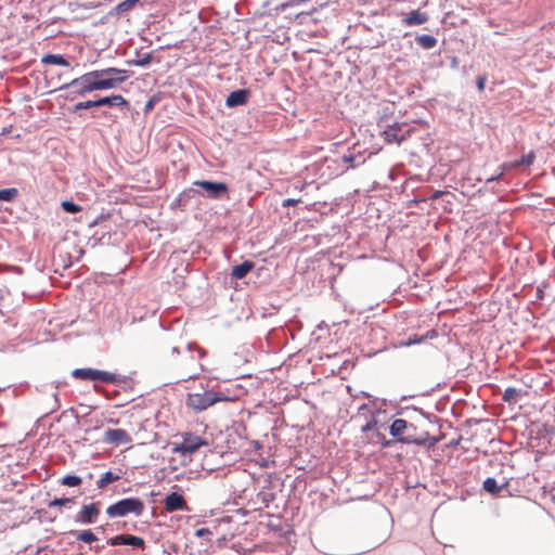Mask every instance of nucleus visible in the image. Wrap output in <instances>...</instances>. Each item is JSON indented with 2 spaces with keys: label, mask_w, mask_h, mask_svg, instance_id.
<instances>
[{
  "label": "nucleus",
  "mask_w": 555,
  "mask_h": 555,
  "mask_svg": "<svg viewBox=\"0 0 555 555\" xmlns=\"http://www.w3.org/2000/svg\"><path fill=\"white\" fill-rule=\"evenodd\" d=\"M418 197H428L429 195V189L427 191H421L417 193Z\"/></svg>",
  "instance_id": "338daca9"
},
{
  "label": "nucleus",
  "mask_w": 555,
  "mask_h": 555,
  "mask_svg": "<svg viewBox=\"0 0 555 555\" xmlns=\"http://www.w3.org/2000/svg\"><path fill=\"white\" fill-rule=\"evenodd\" d=\"M371 442L379 444L382 448H390L396 441L392 439H387L386 436L380 430H375L373 436H371Z\"/></svg>",
  "instance_id": "393cba45"
},
{
  "label": "nucleus",
  "mask_w": 555,
  "mask_h": 555,
  "mask_svg": "<svg viewBox=\"0 0 555 555\" xmlns=\"http://www.w3.org/2000/svg\"><path fill=\"white\" fill-rule=\"evenodd\" d=\"M380 152H383V147L372 144V141H356L339 158L343 164L347 165V168L353 169Z\"/></svg>",
  "instance_id": "7ed1b4c3"
},
{
  "label": "nucleus",
  "mask_w": 555,
  "mask_h": 555,
  "mask_svg": "<svg viewBox=\"0 0 555 555\" xmlns=\"http://www.w3.org/2000/svg\"><path fill=\"white\" fill-rule=\"evenodd\" d=\"M411 412L413 413H417L420 414L421 416H423V414L426 413V411H424L422 408H418L416 405H411Z\"/></svg>",
  "instance_id": "680f3d73"
},
{
  "label": "nucleus",
  "mask_w": 555,
  "mask_h": 555,
  "mask_svg": "<svg viewBox=\"0 0 555 555\" xmlns=\"http://www.w3.org/2000/svg\"><path fill=\"white\" fill-rule=\"evenodd\" d=\"M145 509L143 500L137 496H128L116 501L106 508L109 518L126 517L130 514L139 517Z\"/></svg>",
  "instance_id": "39448f33"
},
{
  "label": "nucleus",
  "mask_w": 555,
  "mask_h": 555,
  "mask_svg": "<svg viewBox=\"0 0 555 555\" xmlns=\"http://www.w3.org/2000/svg\"><path fill=\"white\" fill-rule=\"evenodd\" d=\"M114 377L116 380L109 382V385H117L125 391L133 390L135 383L130 376L114 373Z\"/></svg>",
  "instance_id": "4be33fe9"
},
{
  "label": "nucleus",
  "mask_w": 555,
  "mask_h": 555,
  "mask_svg": "<svg viewBox=\"0 0 555 555\" xmlns=\"http://www.w3.org/2000/svg\"><path fill=\"white\" fill-rule=\"evenodd\" d=\"M95 104H96V106H104V105L122 106V105H127L128 102L122 95L115 94V95L104 96L99 100H95Z\"/></svg>",
  "instance_id": "aec40b11"
},
{
  "label": "nucleus",
  "mask_w": 555,
  "mask_h": 555,
  "mask_svg": "<svg viewBox=\"0 0 555 555\" xmlns=\"http://www.w3.org/2000/svg\"><path fill=\"white\" fill-rule=\"evenodd\" d=\"M104 548H105L104 544H102V545L96 544L94 546H90V550L94 551L95 553H101V552H103Z\"/></svg>",
  "instance_id": "0e129e2a"
},
{
  "label": "nucleus",
  "mask_w": 555,
  "mask_h": 555,
  "mask_svg": "<svg viewBox=\"0 0 555 555\" xmlns=\"http://www.w3.org/2000/svg\"><path fill=\"white\" fill-rule=\"evenodd\" d=\"M106 544L109 546L127 545L138 550L145 548V540L142 537L133 534H116L107 539Z\"/></svg>",
  "instance_id": "ddd939ff"
},
{
  "label": "nucleus",
  "mask_w": 555,
  "mask_h": 555,
  "mask_svg": "<svg viewBox=\"0 0 555 555\" xmlns=\"http://www.w3.org/2000/svg\"><path fill=\"white\" fill-rule=\"evenodd\" d=\"M299 203H301L300 198H285V199L282 201L281 206L283 208H286V207L295 206V205H297Z\"/></svg>",
  "instance_id": "49530a36"
},
{
  "label": "nucleus",
  "mask_w": 555,
  "mask_h": 555,
  "mask_svg": "<svg viewBox=\"0 0 555 555\" xmlns=\"http://www.w3.org/2000/svg\"><path fill=\"white\" fill-rule=\"evenodd\" d=\"M116 529H130L127 521H117L115 522ZM131 529H137V525L132 524Z\"/></svg>",
  "instance_id": "5fc2aeb1"
},
{
  "label": "nucleus",
  "mask_w": 555,
  "mask_h": 555,
  "mask_svg": "<svg viewBox=\"0 0 555 555\" xmlns=\"http://www.w3.org/2000/svg\"><path fill=\"white\" fill-rule=\"evenodd\" d=\"M260 495H261V501L266 507H268L269 504L275 499L274 493H260Z\"/></svg>",
  "instance_id": "a18cd8bd"
},
{
  "label": "nucleus",
  "mask_w": 555,
  "mask_h": 555,
  "mask_svg": "<svg viewBox=\"0 0 555 555\" xmlns=\"http://www.w3.org/2000/svg\"><path fill=\"white\" fill-rule=\"evenodd\" d=\"M248 95L249 92L246 89L235 90L228 95L225 104L229 107L244 105L248 100Z\"/></svg>",
  "instance_id": "6ab92c4d"
},
{
  "label": "nucleus",
  "mask_w": 555,
  "mask_h": 555,
  "mask_svg": "<svg viewBox=\"0 0 555 555\" xmlns=\"http://www.w3.org/2000/svg\"><path fill=\"white\" fill-rule=\"evenodd\" d=\"M120 479V476L112 470L105 472L96 481V487L99 489H104L109 483L115 482Z\"/></svg>",
  "instance_id": "b1692460"
},
{
  "label": "nucleus",
  "mask_w": 555,
  "mask_h": 555,
  "mask_svg": "<svg viewBox=\"0 0 555 555\" xmlns=\"http://www.w3.org/2000/svg\"><path fill=\"white\" fill-rule=\"evenodd\" d=\"M426 198L427 197H418V195L415 194V196L408 202V207H420V204H426Z\"/></svg>",
  "instance_id": "58836bf2"
},
{
  "label": "nucleus",
  "mask_w": 555,
  "mask_h": 555,
  "mask_svg": "<svg viewBox=\"0 0 555 555\" xmlns=\"http://www.w3.org/2000/svg\"><path fill=\"white\" fill-rule=\"evenodd\" d=\"M100 501L83 504L74 517V521L80 525H93L100 516Z\"/></svg>",
  "instance_id": "f8f14e48"
},
{
  "label": "nucleus",
  "mask_w": 555,
  "mask_h": 555,
  "mask_svg": "<svg viewBox=\"0 0 555 555\" xmlns=\"http://www.w3.org/2000/svg\"><path fill=\"white\" fill-rule=\"evenodd\" d=\"M535 159V152L530 150L527 153L521 154L518 157L506 160L499 166V169L503 171H507L508 175L512 173H522L529 170L530 166L533 164Z\"/></svg>",
  "instance_id": "6e6552de"
},
{
  "label": "nucleus",
  "mask_w": 555,
  "mask_h": 555,
  "mask_svg": "<svg viewBox=\"0 0 555 555\" xmlns=\"http://www.w3.org/2000/svg\"><path fill=\"white\" fill-rule=\"evenodd\" d=\"M105 217L104 215H101L99 216L98 218H95L94 220H92L90 223H89V227L92 228V227H95L96 224L100 223L101 220H104Z\"/></svg>",
  "instance_id": "e2e57ef3"
},
{
  "label": "nucleus",
  "mask_w": 555,
  "mask_h": 555,
  "mask_svg": "<svg viewBox=\"0 0 555 555\" xmlns=\"http://www.w3.org/2000/svg\"><path fill=\"white\" fill-rule=\"evenodd\" d=\"M212 532L209 528H198L195 530V535L198 537V538H204V537H207V535H210Z\"/></svg>",
  "instance_id": "09e8293b"
},
{
  "label": "nucleus",
  "mask_w": 555,
  "mask_h": 555,
  "mask_svg": "<svg viewBox=\"0 0 555 555\" xmlns=\"http://www.w3.org/2000/svg\"><path fill=\"white\" fill-rule=\"evenodd\" d=\"M62 486L75 488L82 483V478L75 474H67L60 479Z\"/></svg>",
  "instance_id": "cd10ccee"
},
{
  "label": "nucleus",
  "mask_w": 555,
  "mask_h": 555,
  "mask_svg": "<svg viewBox=\"0 0 555 555\" xmlns=\"http://www.w3.org/2000/svg\"><path fill=\"white\" fill-rule=\"evenodd\" d=\"M426 421H428L429 423H438L440 422V418H438L436 415L431 414V413H428L426 412L425 414H423V416Z\"/></svg>",
  "instance_id": "6e6d98bb"
},
{
  "label": "nucleus",
  "mask_w": 555,
  "mask_h": 555,
  "mask_svg": "<svg viewBox=\"0 0 555 555\" xmlns=\"http://www.w3.org/2000/svg\"><path fill=\"white\" fill-rule=\"evenodd\" d=\"M440 145H436L435 141H423L417 147L409 152V162L415 167H433L437 163L446 165L444 158L440 153Z\"/></svg>",
  "instance_id": "20e7f679"
},
{
  "label": "nucleus",
  "mask_w": 555,
  "mask_h": 555,
  "mask_svg": "<svg viewBox=\"0 0 555 555\" xmlns=\"http://www.w3.org/2000/svg\"><path fill=\"white\" fill-rule=\"evenodd\" d=\"M91 107H96L95 101L79 102L75 105L76 109H88Z\"/></svg>",
  "instance_id": "37998d69"
},
{
  "label": "nucleus",
  "mask_w": 555,
  "mask_h": 555,
  "mask_svg": "<svg viewBox=\"0 0 555 555\" xmlns=\"http://www.w3.org/2000/svg\"><path fill=\"white\" fill-rule=\"evenodd\" d=\"M499 173L496 175H493L491 177H489L487 180H486V183L487 184H490L492 182H495V181H499L501 180L505 175H508L507 171H503L502 169H499Z\"/></svg>",
  "instance_id": "c03bdc74"
},
{
  "label": "nucleus",
  "mask_w": 555,
  "mask_h": 555,
  "mask_svg": "<svg viewBox=\"0 0 555 555\" xmlns=\"http://www.w3.org/2000/svg\"><path fill=\"white\" fill-rule=\"evenodd\" d=\"M389 434L396 441L401 444H415L418 447L433 448L438 442L436 437L429 435L428 431L422 433L421 436L410 434V429L416 430V426L404 418H395L388 426Z\"/></svg>",
  "instance_id": "f03ea898"
},
{
  "label": "nucleus",
  "mask_w": 555,
  "mask_h": 555,
  "mask_svg": "<svg viewBox=\"0 0 555 555\" xmlns=\"http://www.w3.org/2000/svg\"><path fill=\"white\" fill-rule=\"evenodd\" d=\"M427 338H428V334H426V335L414 334V335L409 336L408 339L400 341L399 346L400 347H411L413 345L424 343Z\"/></svg>",
  "instance_id": "7c9ffc66"
},
{
  "label": "nucleus",
  "mask_w": 555,
  "mask_h": 555,
  "mask_svg": "<svg viewBox=\"0 0 555 555\" xmlns=\"http://www.w3.org/2000/svg\"><path fill=\"white\" fill-rule=\"evenodd\" d=\"M96 76H99L96 73H86L82 76L72 80L68 86L78 87L80 94L89 93L95 90H100L101 87L109 86L107 82H95L94 78H96Z\"/></svg>",
  "instance_id": "9b49d317"
},
{
  "label": "nucleus",
  "mask_w": 555,
  "mask_h": 555,
  "mask_svg": "<svg viewBox=\"0 0 555 555\" xmlns=\"http://www.w3.org/2000/svg\"><path fill=\"white\" fill-rule=\"evenodd\" d=\"M256 263L251 260H244L243 262L235 264L232 267L230 276L232 280H242L244 279L250 271L254 270Z\"/></svg>",
  "instance_id": "dca6fc26"
},
{
  "label": "nucleus",
  "mask_w": 555,
  "mask_h": 555,
  "mask_svg": "<svg viewBox=\"0 0 555 555\" xmlns=\"http://www.w3.org/2000/svg\"><path fill=\"white\" fill-rule=\"evenodd\" d=\"M369 421L374 428V431L385 428V423L377 418L376 415H371Z\"/></svg>",
  "instance_id": "4c0bfd02"
},
{
  "label": "nucleus",
  "mask_w": 555,
  "mask_h": 555,
  "mask_svg": "<svg viewBox=\"0 0 555 555\" xmlns=\"http://www.w3.org/2000/svg\"><path fill=\"white\" fill-rule=\"evenodd\" d=\"M232 550H234L238 554L248 555L251 551L245 550L244 546L241 543H233Z\"/></svg>",
  "instance_id": "de8ad7c7"
},
{
  "label": "nucleus",
  "mask_w": 555,
  "mask_h": 555,
  "mask_svg": "<svg viewBox=\"0 0 555 555\" xmlns=\"http://www.w3.org/2000/svg\"><path fill=\"white\" fill-rule=\"evenodd\" d=\"M388 178L389 180L391 181H395L396 180V172L393 169H390L389 172H388Z\"/></svg>",
  "instance_id": "69168bd1"
},
{
  "label": "nucleus",
  "mask_w": 555,
  "mask_h": 555,
  "mask_svg": "<svg viewBox=\"0 0 555 555\" xmlns=\"http://www.w3.org/2000/svg\"><path fill=\"white\" fill-rule=\"evenodd\" d=\"M164 505L166 511L169 513L189 511L183 495L176 491H172L166 495Z\"/></svg>",
  "instance_id": "4468645a"
},
{
  "label": "nucleus",
  "mask_w": 555,
  "mask_h": 555,
  "mask_svg": "<svg viewBox=\"0 0 555 555\" xmlns=\"http://www.w3.org/2000/svg\"><path fill=\"white\" fill-rule=\"evenodd\" d=\"M105 442L112 443L116 447L128 444L132 441L131 436L126 429L122 428H108L105 431Z\"/></svg>",
  "instance_id": "2eb2a0df"
},
{
  "label": "nucleus",
  "mask_w": 555,
  "mask_h": 555,
  "mask_svg": "<svg viewBox=\"0 0 555 555\" xmlns=\"http://www.w3.org/2000/svg\"><path fill=\"white\" fill-rule=\"evenodd\" d=\"M507 486L508 481L506 479L499 485L494 477H487L482 482V490L492 496H498Z\"/></svg>",
  "instance_id": "f3484780"
},
{
  "label": "nucleus",
  "mask_w": 555,
  "mask_h": 555,
  "mask_svg": "<svg viewBox=\"0 0 555 555\" xmlns=\"http://www.w3.org/2000/svg\"><path fill=\"white\" fill-rule=\"evenodd\" d=\"M72 377L75 379L88 380L103 384H109V382H115L114 373L108 371H103L93 367H78L72 371Z\"/></svg>",
  "instance_id": "0eeeda50"
},
{
  "label": "nucleus",
  "mask_w": 555,
  "mask_h": 555,
  "mask_svg": "<svg viewBox=\"0 0 555 555\" xmlns=\"http://www.w3.org/2000/svg\"><path fill=\"white\" fill-rule=\"evenodd\" d=\"M415 40L416 43L425 50L433 49L437 44V39L431 35H420Z\"/></svg>",
  "instance_id": "bb28decb"
},
{
  "label": "nucleus",
  "mask_w": 555,
  "mask_h": 555,
  "mask_svg": "<svg viewBox=\"0 0 555 555\" xmlns=\"http://www.w3.org/2000/svg\"><path fill=\"white\" fill-rule=\"evenodd\" d=\"M208 441L199 436H196L192 433H185L183 435V440L180 443H173L172 453H179L181 455H192L194 454L201 447L207 446Z\"/></svg>",
  "instance_id": "9d476101"
},
{
  "label": "nucleus",
  "mask_w": 555,
  "mask_h": 555,
  "mask_svg": "<svg viewBox=\"0 0 555 555\" xmlns=\"http://www.w3.org/2000/svg\"><path fill=\"white\" fill-rule=\"evenodd\" d=\"M151 61H152V55L146 53L141 59L134 61L133 64L137 66H146L151 63Z\"/></svg>",
  "instance_id": "79ce46f5"
},
{
  "label": "nucleus",
  "mask_w": 555,
  "mask_h": 555,
  "mask_svg": "<svg viewBox=\"0 0 555 555\" xmlns=\"http://www.w3.org/2000/svg\"><path fill=\"white\" fill-rule=\"evenodd\" d=\"M193 185L199 189V196L214 201H224L230 198V189L227 182L212 180H195L193 182Z\"/></svg>",
  "instance_id": "423d86ee"
},
{
  "label": "nucleus",
  "mask_w": 555,
  "mask_h": 555,
  "mask_svg": "<svg viewBox=\"0 0 555 555\" xmlns=\"http://www.w3.org/2000/svg\"><path fill=\"white\" fill-rule=\"evenodd\" d=\"M247 443V440L243 438L237 431L235 435L229 434L227 439V447L231 451H237Z\"/></svg>",
  "instance_id": "5701e85b"
},
{
  "label": "nucleus",
  "mask_w": 555,
  "mask_h": 555,
  "mask_svg": "<svg viewBox=\"0 0 555 555\" xmlns=\"http://www.w3.org/2000/svg\"><path fill=\"white\" fill-rule=\"evenodd\" d=\"M188 351H192L196 349L198 351L199 358H204L206 356V351L199 347H197L194 343H189L186 346Z\"/></svg>",
  "instance_id": "8fccbe9b"
},
{
  "label": "nucleus",
  "mask_w": 555,
  "mask_h": 555,
  "mask_svg": "<svg viewBox=\"0 0 555 555\" xmlns=\"http://www.w3.org/2000/svg\"><path fill=\"white\" fill-rule=\"evenodd\" d=\"M74 503H75L74 496H72V498L62 496V498H54L53 500L49 501L47 505L49 508H54V507L67 506L69 504H74Z\"/></svg>",
  "instance_id": "c756f323"
},
{
  "label": "nucleus",
  "mask_w": 555,
  "mask_h": 555,
  "mask_svg": "<svg viewBox=\"0 0 555 555\" xmlns=\"http://www.w3.org/2000/svg\"><path fill=\"white\" fill-rule=\"evenodd\" d=\"M212 157L215 159H222L223 157V153L222 152H219V153H212Z\"/></svg>",
  "instance_id": "774afa93"
},
{
  "label": "nucleus",
  "mask_w": 555,
  "mask_h": 555,
  "mask_svg": "<svg viewBox=\"0 0 555 555\" xmlns=\"http://www.w3.org/2000/svg\"><path fill=\"white\" fill-rule=\"evenodd\" d=\"M486 81H487L486 76H478V77H477L476 85H477V89H478L480 92H482V91L485 90Z\"/></svg>",
  "instance_id": "3c124183"
},
{
  "label": "nucleus",
  "mask_w": 555,
  "mask_h": 555,
  "mask_svg": "<svg viewBox=\"0 0 555 555\" xmlns=\"http://www.w3.org/2000/svg\"><path fill=\"white\" fill-rule=\"evenodd\" d=\"M170 207H171V209H181V210H184L186 208L180 194L172 201Z\"/></svg>",
  "instance_id": "ea45409f"
},
{
  "label": "nucleus",
  "mask_w": 555,
  "mask_h": 555,
  "mask_svg": "<svg viewBox=\"0 0 555 555\" xmlns=\"http://www.w3.org/2000/svg\"><path fill=\"white\" fill-rule=\"evenodd\" d=\"M520 393V389L507 387L502 396V400L508 404L516 402V396Z\"/></svg>",
  "instance_id": "473e14b6"
},
{
  "label": "nucleus",
  "mask_w": 555,
  "mask_h": 555,
  "mask_svg": "<svg viewBox=\"0 0 555 555\" xmlns=\"http://www.w3.org/2000/svg\"><path fill=\"white\" fill-rule=\"evenodd\" d=\"M429 20V16L426 12H422L420 10H413L410 13H408L402 22L405 26H415V25H423L427 23Z\"/></svg>",
  "instance_id": "a211bd4d"
},
{
  "label": "nucleus",
  "mask_w": 555,
  "mask_h": 555,
  "mask_svg": "<svg viewBox=\"0 0 555 555\" xmlns=\"http://www.w3.org/2000/svg\"><path fill=\"white\" fill-rule=\"evenodd\" d=\"M548 286V281H543L538 287H537V299L542 300L544 298V289Z\"/></svg>",
  "instance_id": "a19ab883"
},
{
  "label": "nucleus",
  "mask_w": 555,
  "mask_h": 555,
  "mask_svg": "<svg viewBox=\"0 0 555 555\" xmlns=\"http://www.w3.org/2000/svg\"><path fill=\"white\" fill-rule=\"evenodd\" d=\"M68 534L75 535L77 541L91 544L98 541V537L91 529L86 530H69Z\"/></svg>",
  "instance_id": "412c9836"
},
{
  "label": "nucleus",
  "mask_w": 555,
  "mask_h": 555,
  "mask_svg": "<svg viewBox=\"0 0 555 555\" xmlns=\"http://www.w3.org/2000/svg\"><path fill=\"white\" fill-rule=\"evenodd\" d=\"M411 412V405L399 406L396 411V415H405Z\"/></svg>",
  "instance_id": "4d7b16f0"
},
{
  "label": "nucleus",
  "mask_w": 555,
  "mask_h": 555,
  "mask_svg": "<svg viewBox=\"0 0 555 555\" xmlns=\"http://www.w3.org/2000/svg\"><path fill=\"white\" fill-rule=\"evenodd\" d=\"M92 73L99 74L96 76L95 82H107L109 86L101 87L100 90L113 89L124 81L127 80V72L125 69H119L116 67H108L104 69L92 70Z\"/></svg>",
  "instance_id": "1a4fd4ad"
},
{
  "label": "nucleus",
  "mask_w": 555,
  "mask_h": 555,
  "mask_svg": "<svg viewBox=\"0 0 555 555\" xmlns=\"http://www.w3.org/2000/svg\"><path fill=\"white\" fill-rule=\"evenodd\" d=\"M199 391L186 395L185 406L193 411L195 414L202 413L208 408L219 402L232 401L230 391L222 390L219 387L210 386V382H201Z\"/></svg>",
  "instance_id": "f257e3e1"
},
{
  "label": "nucleus",
  "mask_w": 555,
  "mask_h": 555,
  "mask_svg": "<svg viewBox=\"0 0 555 555\" xmlns=\"http://www.w3.org/2000/svg\"><path fill=\"white\" fill-rule=\"evenodd\" d=\"M62 209L67 214H77L81 211L82 207L75 203L73 199H65L61 203Z\"/></svg>",
  "instance_id": "2f4dec72"
},
{
  "label": "nucleus",
  "mask_w": 555,
  "mask_h": 555,
  "mask_svg": "<svg viewBox=\"0 0 555 555\" xmlns=\"http://www.w3.org/2000/svg\"><path fill=\"white\" fill-rule=\"evenodd\" d=\"M448 194H449L448 191H442V190L431 191V190H429V195L426 198V203H428L429 201L434 202V201H436L444 195H448Z\"/></svg>",
  "instance_id": "e433bc0d"
},
{
  "label": "nucleus",
  "mask_w": 555,
  "mask_h": 555,
  "mask_svg": "<svg viewBox=\"0 0 555 555\" xmlns=\"http://www.w3.org/2000/svg\"><path fill=\"white\" fill-rule=\"evenodd\" d=\"M385 413L386 412L382 406L371 410V415H376L377 418H379V415L385 414Z\"/></svg>",
  "instance_id": "052dcab7"
},
{
  "label": "nucleus",
  "mask_w": 555,
  "mask_h": 555,
  "mask_svg": "<svg viewBox=\"0 0 555 555\" xmlns=\"http://www.w3.org/2000/svg\"><path fill=\"white\" fill-rule=\"evenodd\" d=\"M137 3H138L137 0H124L122 2L117 4L115 10L118 13H124V12L132 10L135 7Z\"/></svg>",
  "instance_id": "f704fd0d"
},
{
  "label": "nucleus",
  "mask_w": 555,
  "mask_h": 555,
  "mask_svg": "<svg viewBox=\"0 0 555 555\" xmlns=\"http://www.w3.org/2000/svg\"><path fill=\"white\" fill-rule=\"evenodd\" d=\"M18 193L16 188L0 189V202L12 203Z\"/></svg>",
  "instance_id": "c85d7f7f"
},
{
  "label": "nucleus",
  "mask_w": 555,
  "mask_h": 555,
  "mask_svg": "<svg viewBox=\"0 0 555 555\" xmlns=\"http://www.w3.org/2000/svg\"><path fill=\"white\" fill-rule=\"evenodd\" d=\"M448 400L449 396H446L442 400L438 401L435 405L436 411L443 412Z\"/></svg>",
  "instance_id": "864d4df0"
},
{
  "label": "nucleus",
  "mask_w": 555,
  "mask_h": 555,
  "mask_svg": "<svg viewBox=\"0 0 555 555\" xmlns=\"http://www.w3.org/2000/svg\"><path fill=\"white\" fill-rule=\"evenodd\" d=\"M41 62L43 64H53L60 66H69V63L61 54H46L42 56Z\"/></svg>",
  "instance_id": "a878e982"
},
{
  "label": "nucleus",
  "mask_w": 555,
  "mask_h": 555,
  "mask_svg": "<svg viewBox=\"0 0 555 555\" xmlns=\"http://www.w3.org/2000/svg\"><path fill=\"white\" fill-rule=\"evenodd\" d=\"M157 99L155 96L151 98L144 105V113L147 114L154 108Z\"/></svg>",
  "instance_id": "603ef678"
},
{
  "label": "nucleus",
  "mask_w": 555,
  "mask_h": 555,
  "mask_svg": "<svg viewBox=\"0 0 555 555\" xmlns=\"http://www.w3.org/2000/svg\"><path fill=\"white\" fill-rule=\"evenodd\" d=\"M375 405V400L373 402H369V403H363L361 404L359 408H358V412L361 413L365 410H369L371 406H374Z\"/></svg>",
  "instance_id": "bf43d9fd"
},
{
  "label": "nucleus",
  "mask_w": 555,
  "mask_h": 555,
  "mask_svg": "<svg viewBox=\"0 0 555 555\" xmlns=\"http://www.w3.org/2000/svg\"><path fill=\"white\" fill-rule=\"evenodd\" d=\"M93 389L96 393H101L103 395L106 399L108 400H112L114 399L117 395H119V391L118 390H114L113 392H109L107 390H105L102 386H99L98 384H94L93 385Z\"/></svg>",
  "instance_id": "c9c22d12"
},
{
  "label": "nucleus",
  "mask_w": 555,
  "mask_h": 555,
  "mask_svg": "<svg viewBox=\"0 0 555 555\" xmlns=\"http://www.w3.org/2000/svg\"><path fill=\"white\" fill-rule=\"evenodd\" d=\"M199 193L201 191L197 189L186 188L182 192H180V195L185 206H188L191 199H193L195 196H199Z\"/></svg>",
  "instance_id": "72a5a7b5"
},
{
  "label": "nucleus",
  "mask_w": 555,
  "mask_h": 555,
  "mask_svg": "<svg viewBox=\"0 0 555 555\" xmlns=\"http://www.w3.org/2000/svg\"><path fill=\"white\" fill-rule=\"evenodd\" d=\"M371 431L372 435L374 434V428L372 427L370 421H367L362 427H361V433H369Z\"/></svg>",
  "instance_id": "13d9d810"
}]
</instances>
